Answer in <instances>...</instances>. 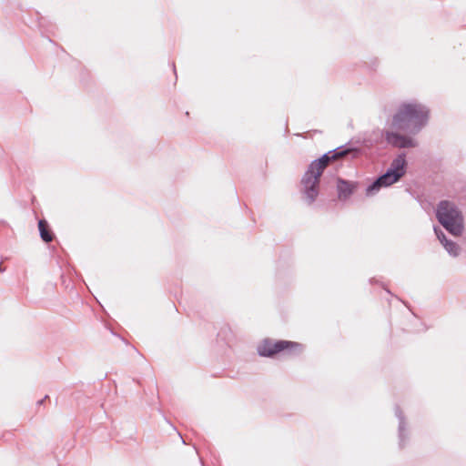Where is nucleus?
<instances>
[{
	"label": "nucleus",
	"mask_w": 466,
	"mask_h": 466,
	"mask_svg": "<svg viewBox=\"0 0 466 466\" xmlns=\"http://www.w3.org/2000/svg\"><path fill=\"white\" fill-rule=\"evenodd\" d=\"M357 152L358 149L356 148L340 146L313 160L301 178L302 187L300 192L303 200L308 205H311L316 200L319 191V178L331 161L343 158L350 153H354L355 156Z\"/></svg>",
	"instance_id": "f257e3e1"
},
{
	"label": "nucleus",
	"mask_w": 466,
	"mask_h": 466,
	"mask_svg": "<svg viewBox=\"0 0 466 466\" xmlns=\"http://www.w3.org/2000/svg\"><path fill=\"white\" fill-rule=\"evenodd\" d=\"M429 109L417 102L401 104L392 117V126L410 134H418L428 123Z\"/></svg>",
	"instance_id": "f03ea898"
},
{
	"label": "nucleus",
	"mask_w": 466,
	"mask_h": 466,
	"mask_svg": "<svg viewBox=\"0 0 466 466\" xmlns=\"http://www.w3.org/2000/svg\"><path fill=\"white\" fill-rule=\"evenodd\" d=\"M436 217L443 228L453 236L463 232V217L458 207L449 200H441L437 206Z\"/></svg>",
	"instance_id": "7ed1b4c3"
},
{
	"label": "nucleus",
	"mask_w": 466,
	"mask_h": 466,
	"mask_svg": "<svg viewBox=\"0 0 466 466\" xmlns=\"http://www.w3.org/2000/svg\"><path fill=\"white\" fill-rule=\"evenodd\" d=\"M258 353L262 357H273L279 352L288 350L289 352L302 350V345L298 342L289 340L273 341L270 339H265L258 346Z\"/></svg>",
	"instance_id": "20e7f679"
},
{
	"label": "nucleus",
	"mask_w": 466,
	"mask_h": 466,
	"mask_svg": "<svg viewBox=\"0 0 466 466\" xmlns=\"http://www.w3.org/2000/svg\"><path fill=\"white\" fill-rule=\"evenodd\" d=\"M386 142L396 148H409L417 147V142L412 138L392 131H385Z\"/></svg>",
	"instance_id": "39448f33"
},
{
	"label": "nucleus",
	"mask_w": 466,
	"mask_h": 466,
	"mask_svg": "<svg viewBox=\"0 0 466 466\" xmlns=\"http://www.w3.org/2000/svg\"><path fill=\"white\" fill-rule=\"evenodd\" d=\"M399 180L400 179L397 177L387 169L384 174L379 176L370 185L368 186L366 193L367 195H373L382 187H390L394 183H397Z\"/></svg>",
	"instance_id": "423d86ee"
},
{
	"label": "nucleus",
	"mask_w": 466,
	"mask_h": 466,
	"mask_svg": "<svg viewBox=\"0 0 466 466\" xmlns=\"http://www.w3.org/2000/svg\"><path fill=\"white\" fill-rule=\"evenodd\" d=\"M358 184L356 182L349 181L341 177L337 179V191L338 198L341 201H346L354 193Z\"/></svg>",
	"instance_id": "0eeeda50"
},
{
	"label": "nucleus",
	"mask_w": 466,
	"mask_h": 466,
	"mask_svg": "<svg viewBox=\"0 0 466 466\" xmlns=\"http://www.w3.org/2000/svg\"><path fill=\"white\" fill-rule=\"evenodd\" d=\"M407 169L406 154L400 153L392 159L388 170L395 177L400 179L405 174Z\"/></svg>",
	"instance_id": "6e6552de"
},
{
	"label": "nucleus",
	"mask_w": 466,
	"mask_h": 466,
	"mask_svg": "<svg viewBox=\"0 0 466 466\" xmlns=\"http://www.w3.org/2000/svg\"><path fill=\"white\" fill-rule=\"evenodd\" d=\"M395 415L399 419V439H400V446H404L405 441V432H406V421L405 417L399 406L395 408Z\"/></svg>",
	"instance_id": "1a4fd4ad"
},
{
	"label": "nucleus",
	"mask_w": 466,
	"mask_h": 466,
	"mask_svg": "<svg viewBox=\"0 0 466 466\" xmlns=\"http://www.w3.org/2000/svg\"><path fill=\"white\" fill-rule=\"evenodd\" d=\"M38 228H39L40 237L43 239V241L48 243L53 240V237H54L53 233L49 229L48 224L46 220H44V219L39 220Z\"/></svg>",
	"instance_id": "9d476101"
},
{
	"label": "nucleus",
	"mask_w": 466,
	"mask_h": 466,
	"mask_svg": "<svg viewBox=\"0 0 466 466\" xmlns=\"http://www.w3.org/2000/svg\"><path fill=\"white\" fill-rule=\"evenodd\" d=\"M443 247L451 257L455 258L459 256L461 248L459 245L452 240L449 239L448 241L444 242Z\"/></svg>",
	"instance_id": "9b49d317"
},
{
	"label": "nucleus",
	"mask_w": 466,
	"mask_h": 466,
	"mask_svg": "<svg viewBox=\"0 0 466 466\" xmlns=\"http://www.w3.org/2000/svg\"><path fill=\"white\" fill-rule=\"evenodd\" d=\"M434 231H435V234L437 236V238L440 240V242L442 244V246L444 245V242L448 241L449 239L447 238L445 233L437 228H434Z\"/></svg>",
	"instance_id": "f8f14e48"
},
{
	"label": "nucleus",
	"mask_w": 466,
	"mask_h": 466,
	"mask_svg": "<svg viewBox=\"0 0 466 466\" xmlns=\"http://www.w3.org/2000/svg\"><path fill=\"white\" fill-rule=\"evenodd\" d=\"M48 398L47 395H46L42 400H38L37 401V405H42L44 403V401Z\"/></svg>",
	"instance_id": "ddd939ff"
},
{
	"label": "nucleus",
	"mask_w": 466,
	"mask_h": 466,
	"mask_svg": "<svg viewBox=\"0 0 466 466\" xmlns=\"http://www.w3.org/2000/svg\"><path fill=\"white\" fill-rule=\"evenodd\" d=\"M5 270V268L2 267V263H0V272H4Z\"/></svg>",
	"instance_id": "4468645a"
},
{
	"label": "nucleus",
	"mask_w": 466,
	"mask_h": 466,
	"mask_svg": "<svg viewBox=\"0 0 466 466\" xmlns=\"http://www.w3.org/2000/svg\"><path fill=\"white\" fill-rule=\"evenodd\" d=\"M172 66H173V68H174V72L176 73L175 64H172Z\"/></svg>",
	"instance_id": "2eb2a0df"
}]
</instances>
